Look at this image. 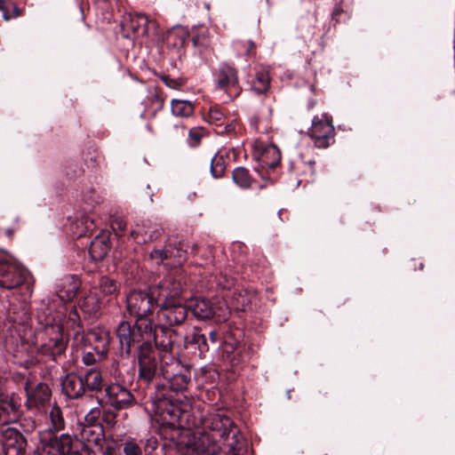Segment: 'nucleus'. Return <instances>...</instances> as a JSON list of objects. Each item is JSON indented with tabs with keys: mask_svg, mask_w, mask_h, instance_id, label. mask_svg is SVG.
Wrapping results in <instances>:
<instances>
[{
	"mask_svg": "<svg viewBox=\"0 0 455 455\" xmlns=\"http://www.w3.org/2000/svg\"><path fill=\"white\" fill-rule=\"evenodd\" d=\"M145 397L148 398L147 403H150L151 411L158 417L157 421L162 425L161 435H164L166 429L178 433L180 410L173 403L171 395H168L166 384H156Z\"/></svg>",
	"mask_w": 455,
	"mask_h": 455,
	"instance_id": "7ed1b4c3",
	"label": "nucleus"
},
{
	"mask_svg": "<svg viewBox=\"0 0 455 455\" xmlns=\"http://www.w3.org/2000/svg\"><path fill=\"white\" fill-rule=\"evenodd\" d=\"M217 86L220 89L235 87L238 84L237 70L228 64H222L216 73Z\"/></svg>",
	"mask_w": 455,
	"mask_h": 455,
	"instance_id": "cd10ccee",
	"label": "nucleus"
},
{
	"mask_svg": "<svg viewBox=\"0 0 455 455\" xmlns=\"http://www.w3.org/2000/svg\"><path fill=\"white\" fill-rule=\"evenodd\" d=\"M180 336L173 328L162 323L152 325V339L156 347L165 353H172Z\"/></svg>",
	"mask_w": 455,
	"mask_h": 455,
	"instance_id": "dca6fc26",
	"label": "nucleus"
},
{
	"mask_svg": "<svg viewBox=\"0 0 455 455\" xmlns=\"http://www.w3.org/2000/svg\"><path fill=\"white\" fill-rule=\"evenodd\" d=\"M226 161L222 155L216 154L211 159L210 172L214 179L221 178L226 171Z\"/></svg>",
	"mask_w": 455,
	"mask_h": 455,
	"instance_id": "79ce46f5",
	"label": "nucleus"
},
{
	"mask_svg": "<svg viewBox=\"0 0 455 455\" xmlns=\"http://www.w3.org/2000/svg\"><path fill=\"white\" fill-rule=\"evenodd\" d=\"M338 12H339V11H338V10H335V11L333 12V14H334V15H336Z\"/></svg>",
	"mask_w": 455,
	"mask_h": 455,
	"instance_id": "774afa93",
	"label": "nucleus"
},
{
	"mask_svg": "<svg viewBox=\"0 0 455 455\" xmlns=\"http://www.w3.org/2000/svg\"><path fill=\"white\" fill-rule=\"evenodd\" d=\"M209 338L212 343H215L218 339V333L215 331H211L209 333Z\"/></svg>",
	"mask_w": 455,
	"mask_h": 455,
	"instance_id": "680f3d73",
	"label": "nucleus"
},
{
	"mask_svg": "<svg viewBox=\"0 0 455 455\" xmlns=\"http://www.w3.org/2000/svg\"><path fill=\"white\" fill-rule=\"evenodd\" d=\"M258 160L262 168L274 169L280 163V150L275 145L270 144L262 149Z\"/></svg>",
	"mask_w": 455,
	"mask_h": 455,
	"instance_id": "c756f323",
	"label": "nucleus"
},
{
	"mask_svg": "<svg viewBox=\"0 0 455 455\" xmlns=\"http://www.w3.org/2000/svg\"><path fill=\"white\" fill-rule=\"evenodd\" d=\"M159 233L157 230L154 231L152 234L149 235V238L150 239H156L157 236H158Z\"/></svg>",
	"mask_w": 455,
	"mask_h": 455,
	"instance_id": "e2e57ef3",
	"label": "nucleus"
},
{
	"mask_svg": "<svg viewBox=\"0 0 455 455\" xmlns=\"http://www.w3.org/2000/svg\"><path fill=\"white\" fill-rule=\"evenodd\" d=\"M169 251L165 248L155 249L149 253V258L156 264H163L164 260L168 259Z\"/></svg>",
	"mask_w": 455,
	"mask_h": 455,
	"instance_id": "09e8293b",
	"label": "nucleus"
},
{
	"mask_svg": "<svg viewBox=\"0 0 455 455\" xmlns=\"http://www.w3.org/2000/svg\"><path fill=\"white\" fill-rule=\"evenodd\" d=\"M20 426L24 432L29 433L36 428V421L32 418H24L20 422Z\"/></svg>",
	"mask_w": 455,
	"mask_h": 455,
	"instance_id": "bf43d9fd",
	"label": "nucleus"
},
{
	"mask_svg": "<svg viewBox=\"0 0 455 455\" xmlns=\"http://www.w3.org/2000/svg\"><path fill=\"white\" fill-rule=\"evenodd\" d=\"M184 43V35L180 37V44H182Z\"/></svg>",
	"mask_w": 455,
	"mask_h": 455,
	"instance_id": "338daca9",
	"label": "nucleus"
},
{
	"mask_svg": "<svg viewBox=\"0 0 455 455\" xmlns=\"http://www.w3.org/2000/svg\"><path fill=\"white\" fill-rule=\"evenodd\" d=\"M159 310L157 317L162 323L172 328L182 325L188 319V307L187 304L179 301L162 302L157 304Z\"/></svg>",
	"mask_w": 455,
	"mask_h": 455,
	"instance_id": "f8f14e48",
	"label": "nucleus"
},
{
	"mask_svg": "<svg viewBox=\"0 0 455 455\" xmlns=\"http://www.w3.org/2000/svg\"><path fill=\"white\" fill-rule=\"evenodd\" d=\"M161 79L166 86H168L172 89H178L183 84V80L180 78L175 79V78H171L168 76H161Z\"/></svg>",
	"mask_w": 455,
	"mask_h": 455,
	"instance_id": "4d7b16f0",
	"label": "nucleus"
},
{
	"mask_svg": "<svg viewBox=\"0 0 455 455\" xmlns=\"http://www.w3.org/2000/svg\"><path fill=\"white\" fill-rule=\"evenodd\" d=\"M82 376L85 391L99 392L103 387V378L101 371L97 368L87 370Z\"/></svg>",
	"mask_w": 455,
	"mask_h": 455,
	"instance_id": "2f4dec72",
	"label": "nucleus"
},
{
	"mask_svg": "<svg viewBox=\"0 0 455 455\" xmlns=\"http://www.w3.org/2000/svg\"><path fill=\"white\" fill-rule=\"evenodd\" d=\"M93 291H96L103 300L109 302L116 296L118 285L115 280L108 276H102Z\"/></svg>",
	"mask_w": 455,
	"mask_h": 455,
	"instance_id": "7c9ffc66",
	"label": "nucleus"
},
{
	"mask_svg": "<svg viewBox=\"0 0 455 455\" xmlns=\"http://www.w3.org/2000/svg\"><path fill=\"white\" fill-rule=\"evenodd\" d=\"M169 363L166 364L164 379L168 383V395L170 392L182 393L186 391L191 383L190 367L181 364L180 361L174 357H169Z\"/></svg>",
	"mask_w": 455,
	"mask_h": 455,
	"instance_id": "423d86ee",
	"label": "nucleus"
},
{
	"mask_svg": "<svg viewBox=\"0 0 455 455\" xmlns=\"http://www.w3.org/2000/svg\"><path fill=\"white\" fill-rule=\"evenodd\" d=\"M217 285L221 289H230L235 285V279L233 277H229L226 275H221L216 277Z\"/></svg>",
	"mask_w": 455,
	"mask_h": 455,
	"instance_id": "603ef678",
	"label": "nucleus"
},
{
	"mask_svg": "<svg viewBox=\"0 0 455 455\" xmlns=\"http://www.w3.org/2000/svg\"><path fill=\"white\" fill-rule=\"evenodd\" d=\"M156 297L151 292L132 291L126 297V308L131 315L136 317V322L150 321L147 315L152 312Z\"/></svg>",
	"mask_w": 455,
	"mask_h": 455,
	"instance_id": "1a4fd4ad",
	"label": "nucleus"
},
{
	"mask_svg": "<svg viewBox=\"0 0 455 455\" xmlns=\"http://www.w3.org/2000/svg\"><path fill=\"white\" fill-rule=\"evenodd\" d=\"M124 453L125 455H141L142 450L136 443L127 441L124 444Z\"/></svg>",
	"mask_w": 455,
	"mask_h": 455,
	"instance_id": "3c124183",
	"label": "nucleus"
},
{
	"mask_svg": "<svg viewBox=\"0 0 455 455\" xmlns=\"http://www.w3.org/2000/svg\"><path fill=\"white\" fill-rule=\"evenodd\" d=\"M21 399L14 393H0V426L17 422L21 416Z\"/></svg>",
	"mask_w": 455,
	"mask_h": 455,
	"instance_id": "2eb2a0df",
	"label": "nucleus"
},
{
	"mask_svg": "<svg viewBox=\"0 0 455 455\" xmlns=\"http://www.w3.org/2000/svg\"><path fill=\"white\" fill-rule=\"evenodd\" d=\"M152 290L153 294L156 297V304L177 301L176 299L183 291V284L180 276L169 275Z\"/></svg>",
	"mask_w": 455,
	"mask_h": 455,
	"instance_id": "4468645a",
	"label": "nucleus"
},
{
	"mask_svg": "<svg viewBox=\"0 0 455 455\" xmlns=\"http://www.w3.org/2000/svg\"><path fill=\"white\" fill-rule=\"evenodd\" d=\"M126 222L122 218H116L112 222V228L116 232V235H122L125 230Z\"/></svg>",
	"mask_w": 455,
	"mask_h": 455,
	"instance_id": "13d9d810",
	"label": "nucleus"
},
{
	"mask_svg": "<svg viewBox=\"0 0 455 455\" xmlns=\"http://www.w3.org/2000/svg\"><path fill=\"white\" fill-rule=\"evenodd\" d=\"M0 12L5 20L16 18L20 13V8L15 4V2H0Z\"/></svg>",
	"mask_w": 455,
	"mask_h": 455,
	"instance_id": "37998d69",
	"label": "nucleus"
},
{
	"mask_svg": "<svg viewBox=\"0 0 455 455\" xmlns=\"http://www.w3.org/2000/svg\"><path fill=\"white\" fill-rule=\"evenodd\" d=\"M76 436L89 449L103 451L106 438L102 425L77 427Z\"/></svg>",
	"mask_w": 455,
	"mask_h": 455,
	"instance_id": "aec40b11",
	"label": "nucleus"
},
{
	"mask_svg": "<svg viewBox=\"0 0 455 455\" xmlns=\"http://www.w3.org/2000/svg\"><path fill=\"white\" fill-rule=\"evenodd\" d=\"M143 349L138 354V379L139 382L148 385L146 394H148L156 384L162 383L160 379L165 374V363H170L169 357L172 355H165L158 358L152 345Z\"/></svg>",
	"mask_w": 455,
	"mask_h": 455,
	"instance_id": "20e7f679",
	"label": "nucleus"
},
{
	"mask_svg": "<svg viewBox=\"0 0 455 455\" xmlns=\"http://www.w3.org/2000/svg\"><path fill=\"white\" fill-rule=\"evenodd\" d=\"M185 347H194L197 348L200 355H203L209 350L207 339L204 334L201 333L199 329L195 328L193 332L184 338Z\"/></svg>",
	"mask_w": 455,
	"mask_h": 455,
	"instance_id": "72a5a7b5",
	"label": "nucleus"
},
{
	"mask_svg": "<svg viewBox=\"0 0 455 455\" xmlns=\"http://www.w3.org/2000/svg\"><path fill=\"white\" fill-rule=\"evenodd\" d=\"M101 415V411L100 408H92L84 417V421L80 423L78 427H87L93 425H101L99 422V419Z\"/></svg>",
	"mask_w": 455,
	"mask_h": 455,
	"instance_id": "a18cd8bd",
	"label": "nucleus"
},
{
	"mask_svg": "<svg viewBox=\"0 0 455 455\" xmlns=\"http://www.w3.org/2000/svg\"><path fill=\"white\" fill-rule=\"evenodd\" d=\"M29 272L11 258L0 259V287L12 290L28 283Z\"/></svg>",
	"mask_w": 455,
	"mask_h": 455,
	"instance_id": "0eeeda50",
	"label": "nucleus"
},
{
	"mask_svg": "<svg viewBox=\"0 0 455 455\" xmlns=\"http://www.w3.org/2000/svg\"><path fill=\"white\" fill-rule=\"evenodd\" d=\"M227 117L221 109L218 107H212L208 113V122L216 127H222Z\"/></svg>",
	"mask_w": 455,
	"mask_h": 455,
	"instance_id": "c03bdc74",
	"label": "nucleus"
},
{
	"mask_svg": "<svg viewBox=\"0 0 455 455\" xmlns=\"http://www.w3.org/2000/svg\"><path fill=\"white\" fill-rule=\"evenodd\" d=\"M92 337L99 342L93 348L95 353L87 351L83 353L82 361L85 365H94L99 360L102 359L108 352L109 335L108 332H92Z\"/></svg>",
	"mask_w": 455,
	"mask_h": 455,
	"instance_id": "5701e85b",
	"label": "nucleus"
},
{
	"mask_svg": "<svg viewBox=\"0 0 455 455\" xmlns=\"http://www.w3.org/2000/svg\"><path fill=\"white\" fill-rule=\"evenodd\" d=\"M63 328L61 324L47 323V339L38 348V353L57 361L64 354L68 345V337L63 333Z\"/></svg>",
	"mask_w": 455,
	"mask_h": 455,
	"instance_id": "6e6552de",
	"label": "nucleus"
},
{
	"mask_svg": "<svg viewBox=\"0 0 455 455\" xmlns=\"http://www.w3.org/2000/svg\"><path fill=\"white\" fill-rule=\"evenodd\" d=\"M158 447V441L156 436L150 435L145 440L144 450L146 454L152 455V452Z\"/></svg>",
	"mask_w": 455,
	"mask_h": 455,
	"instance_id": "5fc2aeb1",
	"label": "nucleus"
},
{
	"mask_svg": "<svg viewBox=\"0 0 455 455\" xmlns=\"http://www.w3.org/2000/svg\"><path fill=\"white\" fill-rule=\"evenodd\" d=\"M233 181L241 188L246 189L251 186L252 178L244 167H236L232 172Z\"/></svg>",
	"mask_w": 455,
	"mask_h": 455,
	"instance_id": "ea45409f",
	"label": "nucleus"
},
{
	"mask_svg": "<svg viewBox=\"0 0 455 455\" xmlns=\"http://www.w3.org/2000/svg\"><path fill=\"white\" fill-rule=\"evenodd\" d=\"M110 250L109 237L107 235H98L91 242L89 254L92 260H102Z\"/></svg>",
	"mask_w": 455,
	"mask_h": 455,
	"instance_id": "c85d7f7f",
	"label": "nucleus"
},
{
	"mask_svg": "<svg viewBox=\"0 0 455 455\" xmlns=\"http://www.w3.org/2000/svg\"><path fill=\"white\" fill-rule=\"evenodd\" d=\"M207 34L208 32L206 29H201L196 33H194L192 36L193 44L196 47H207L209 45Z\"/></svg>",
	"mask_w": 455,
	"mask_h": 455,
	"instance_id": "de8ad7c7",
	"label": "nucleus"
},
{
	"mask_svg": "<svg viewBox=\"0 0 455 455\" xmlns=\"http://www.w3.org/2000/svg\"><path fill=\"white\" fill-rule=\"evenodd\" d=\"M255 47V44L252 43V42H250V45H249V48L250 49H252Z\"/></svg>",
	"mask_w": 455,
	"mask_h": 455,
	"instance_id": "69168bd1",
	"label": "nucleus"
},
{
	"mask_svg": "<svg viewBox=\"0 0 455 455\" xmlns=\"http://www.w3.org/2000/svg\"><path fill=\"white\" fill-rule=\"evenodd\" d=\"M50 427L39 433L42 455H68L72 450L71 435L56 433L64 430L66 421L63 411L58 405H53L49 412Z\"/></svg>",
	"mask_w": 455,
	"mask_h": 455,
	"instance_id": "f257e3e1",
	"label": "nucleus"
},
{
	"mask_svg": "<svg viewBox=\"0 0 455 455\" xmlns=\"http://www.w3.org/2000/svg\"><path fill=\"white\" fill-rule=\"evenodd\" d=\"M188 312L198 320L215 319L217 322L226 321L229 315V310L225 301H212L205 298L191 299L187 303Z\"/></svg>",
	"mask_w": 455,
	"mask_h": 455,
	"instance_id": "39448f33",
	"label": "nucleus"
},
{
	"mask_svg": "<svg viewBox=\"0 0 455 455\" xmlns=\"http://www.w3.org/2000/svg\"><path fill=\"white\" fill-rule=\"evenodd\" d=\"M270 86V77L268 70L262 68L256 72L255 79L252 82L251 89L258 94L265 93Z\"/></svg>",
	"mask_w": 455,
	"mask_h": 455,
	"instance_id": "4c0bfd02",
	"label": "nucleus"
},
{
	"mask_svg": "<svg viewBox=\"0 0 455 455\" xmlns=\"http://www.w3.org/2000/svg\"><path fill=\"white\" fill-rule=\"evenodd\" d=\"M250 304V299L246 293L239 291L235 293L233 297V307L236 310L245 311Z\"/></svg>",
	"mask_w": 455,
	"mask_h": 455,
	"instance_id": "49530a36",
	"label": "nucleus"
},
{
	"mask_svg": "<svg viewBox=\"0 0 455 455\" xmlns=\"http://www.w3.org/2000/svg\"><path fill=\"white\" fill-rule=\"evenodd\" d=\"M307 134L314 140L316 148H328L334 142L335 136L331 117L328 116L327 114L315 116Z\"/></svg>",
	"mask_w": 455,
	"mask_h": 455,
	"instance_id": "9d476101",
	"label": "nucleus"
},
{
	"mask_svg": "<svg viewBox=\"0 0 455 455\" xmlns=\"http://www.w3.org/2000/svg\"><path fill=\"white\" fill-rule=\"evenodd\" d=\"M202 425L204 431L217 436L221 435V440L230 432V428L236 427L233 420L222 412L208 413L202 418Z\"/></svg>",
	"mask_w": 455,
	"mask_h": 455,
	"instance_id": "6ab92c4d",
	"label": "nucleus"
},
{
	"mask_svg": "<svg viewBox=\"0 0 455 455\" xmlns=\"http://www.w3.org/2000/svg\"><path fill=\"white\" fill-rule=\"evenodd\" d=\"M52 324H61L63 328V333L68 331L69 329L76 331V333L79 332L81 328L80 325V316L77 313L76 307H72L68 315H65L63 319L56 320L53 318V323Z\"/></svg>",
	"mask_w": 455,
	"mask_h": 455,
	"instance_id": "e433bc0d",
	"label": "nucleus"
},
{
	"mask_svg": "<svg viewBox=\"0 0 455 455\" xmlns=\"http://www.w3.org/2000/svg\"><path fill=\"white\" fill-rule=\"evenodd\" d=\"M35 349L30 347L27 343L20 344L13 353L16 363L23 365L25 368H29L34 365L37 359L34 355Z\"/></svg>",
	"mask_w": 455,
	"mask_h": 455,
	"instance_id": "473e14b6",
	"label": "nucleus"
},
{
	"mask_svg": "<svg viewBox=\"0 0 455 455\" xmlns=\"http://www.w3.org/2000/svg\"><path fill=\"white\" fill-rule=\"evenodd\" d=\"M61 389L69 399L80 398L85 393L82 376L75 372L68 373L61 380Z\"/></svg>",
	"mask_w": 455,
	"mask_h": 455,
	"instance_id": "b1692460",
	"label": "nucleus"
},
{
	"mask_svg": "<svg viewBox=\"0 0 455 455\" xmlns=\"http://www.w3.org/2000/svg\"><path fill=\"white\" fill-rule=\"evenodd\" d=\"M116 335L121 357L128 358L133 350L138 355L152 345V321L135 322L133 325L128 321H122L116 326Z\"/></svg>",
	"mask_w": 455,
	"mask_h": 455,
	"instance_id": "f03ea898",
	"label": "nucleus"
},
{
	"mask_svg": "<svg viewBox=\"0 0 455 455\" xmlns=\"http://www.w3.org/2000/svg\"><path fill=\"white\" fill-rule=\"evenodd\" d=\"M140 231L139 230H132L131 231V235L134 238H137L138 235H139Z\"/></svg>",
	"mask_w": 455,
	"mask_h": 455,
	"instance_id": "0e129e2a",
	"label": "nucleus"
},
{
	"mask_svg": "<svg viewBox=\"0 0 455 455\" xmlns=\"http://www.w3.org/2000/svg\"><path fill=\"white\" fill-rule=\"evenodd\" d=\"M103 421L109 427H113L116 424V414L110 409H104L101 411Z\"/></svg>",
	"mask_w": 455,
	"mask_h": 455,
	"instance_id": "6e6d98bb",
	"label": "nucleus"
},
{
	"mask_svg": "<svg viewBox=\"0 0 455 455\" xmlns=\"http://www.w3.org/2000/svg\"><path fill=\"white\" fill-rule=\"evenodd\" d=\"M25 391L27 395L26 406L28 410L44 407L52 396V390L49 385L43 382L31 387L29 382L26 381Z\"/></svg>",
	"mask_w": 455,
	"mask_h": 455,
	"instance_id": "4be33fe9",
	"label": "nucleus"
},
{
	"mask_svg": "<svg viewBox=\"0 0 455 455\" xmlns=\"http://www.w3.org/2000/svg\"><path fill=\"white\" fill-rule=\"evenodd\" d=\"M202 425L204 431L217 436L221 435V440L230 432V428L236 427L233 420L222 412L208 413L202 418Z\"/></svg>",
	"mask_w": 455,
	"mask_h": 455,
	"instance_id": "a211bd4d",
	"label": "nucleus"
},
{
	"mask_svg": "<svg viewBox=\"0 0 455 455\" xmlns=\"http://www.w3.org/2000/svg\"><path fill=\"white\" fill-rule=\"evenodd\" d=\"M204 132L201 128H192L188 132V144L191 147H197L203 138Z\"/></svg>",
	"mask_w": 455,
	"mask_h": 455,
	"instance_id": "8fccbe9b",
	"label": "nucleus"
},
{
	"mask_svg": "<svg viewBox=\"0 0 455 455\" xmlns=\"http://www.w3.org/2000/svg\"><path fill=\"white\" fill-rule=\"evenodd\" d=\"M235 125L233 124V121L226 120L222 127H219V131H217V133L219 134H229L235 131Z\"/></svg>",
	"mask_w": 455,
	"mask_h": 455,
	"instance_id": "052dcab7",
	"label": "nucleus"
},
{
	"mask_svg": "<svg viewBox=\"0 0 455 455\" xmlns=\"http://www.w3.org/2000/svg\"><path fill=\"white\" fill-rule=\"evenodd\" d=\"M171 108L172 114L180 117H188L194 113V106L188 100H172Z\"/></svg>",
	"mask_w": 455,
	"mask_h": 455,
	"instance_id": "58836bf2",
	"label": "nucleus"
},
{
	"mask_svg": "<svg viewBox=\"0 0 455 455\" xmlns=\"http://www.w3.org/2000/svg\"><path fill=\"white\" fill-rule=\"evenodd\" d=\"M221 435H213L207 431L200 433L191 442V451L196 455H216L221 450Z\"/></svg>",
	"mask_w": 455,
	"mask_h": 455,
	"instance_id": "412c9836",
	"label": "nucleus"
},
{
	"mask_svg": "<svg viewBox=\"0 0 455 455\" xmlns=\"http://www.w3.org/2000/svg\"><path fill=\"white\" fill-rule=\"evenodd\" d=\"M80 224H81V225H83V226H84V228L81 229V231H79V232L77 233V235H78L79 237H80V236H83V235H86V233H87L89 230L92 229V228H93V220H89L88 218H86V219H84H84H82V220H77V221L76 222V226L77 228L79 227V225H80Z\"/></svg>",
	"mask_w": 455,
	"mask_h": 455,
	"instance_id": "864d4df0",
	"label": "nucleus"
},
{
	"mask_svg": "<svg viewBox=\"0 0 455 455\" xmlns=\"http://www.w3.org/2000/svg\"><path fill=\"white\" fill-rule=\"evenodd\" d=\"M165 248L169 251L168 252V259L172 260L171 267H178L183 264L186 260V251L183 250L182 244L180 242H168L165 244Z\"/></svg>",
	"mask_w": 455,
	"mask_h": 455,
	"instance_id": "c9c22d12",
	"label": "nucleus"
},
{
	"mask_svg": "<svg viewBox=\"0 0 455 455\" xmlns=\"http://www.w3.org/2000/svg\"><path fill=\"white\" fill-rule=\"evenodd\" d=\"M106 403L116 411L128 409L136 404L133 394L123 384L115 382L105 389Z\"/></svg>",
	"mask_w": 455,
	"mask_h": 455,
	"instance_id": "ddd939ff",
	"label": "nucleus"
},
{
	"mask_svg": "<svg viewBox=\"0 0 455 455\" xmlns=\"http://www.w3.org/2000/svg\"><path fill=\"white\" fill-rule=\"evenodd\" d=\"M170 438L164 437L162 443L164 455H188L191 451V442L185 440L184 437L176 438L179 435L172 431Z\"/></svg>",
	"mask_w": 455,
	"mask_h": 455,
	"instance_id": "393cba45",
	"label": "nucleus"
},
{
	"mask_svg": "<svg viewBox=\"0 0 455 455\" xmlns=\"http://www.w3.org/2000/svg\"><path fill=\"white\" fill-rule=\"evenodd\" d=\"M106 303L96 291H90L79 302L81 310L89 316H97L101 307Z\"/></svg>",
	"mask_w": 455,
	"mask_h": 455,
	"instance_id": "bb28decb",
	"label": "nucleus"
},
{
	"mask_svg": "<svg viewBox=\"0 0 455 455\" xmlns=\"http://www.w3.org/2000/svg\"><path fill=\"white\" fill-rule=\"evenodd\" d=\"M121 25L126 36L132 38L147 36L150 29L156 28V22L141 12L126 14Z\"/></svg>",
	"mask_w": 455,
	"mask_h": 455,
	"instance_id": "9b49d317",
	"label": "nucleus"
},
{
	"mask_svg": "<svg viewBox=\"0 0 455 455\" xmlns=\"http://www.w3.org/2000/svg\"><path fill=\"white\" fill-rule=\"evenodd\" d=\"M79 289V282L73 276L66 277L62 280L60 288L57 291V295L62 301H69L77 293Z\"/></svg>",
	"mask_w": 455,
	"mask_h": 455,
	"instance_id": "f704fd0d",
	"label": "nucleus"
},
{
	"mask_svg": "<svg viewBox=\"0 0 455 455\" xmlns=\"http://www.w3.org/2000/svg\"><path fill=\"white\" fill-rule=\"evenodd\" d=\"M0 434L4 455H24L27 439L17 428L8 427L2 429Z\"/></svg>",
	"mask_w": 455,
	"mask_h": 455,
	"instance_id": "f3484780",
	"label": "nucleus"
},
{
	"mask_svg": "<svg viewBox=\"0 0 455 455\" xmlns=\"http://www.w3.org/2000/svg\"><path fill=\"white\" fill-rule=\"evenodd\" d=\"M146 104L148 108L152 109L153 116H156L158 111L163 109L164 100L156 88H153L148 91V97Z\"/></svg>",
	"mask_w": 455,
	"mask_h": 455,
	"instance_id": "a19ab883",
	"label": "nucleus"
},
{
	"mask_svg": "<svg viewBox=\"0 0 455 455\" xmlns=\"http://www.w3.org/2000/svg\"><path fill=\"white\" fill-rule=\"evenodd\" d=\"M228 451L232 455H243L247 451V441L242 435L237 427L230 428V432L221 441Z\"/></svg>",
	"mask_w": 455,
	"mask_h": 455,
	"instance_id": "a878e982",
	"label": "nucleus"
}]
</instances>
